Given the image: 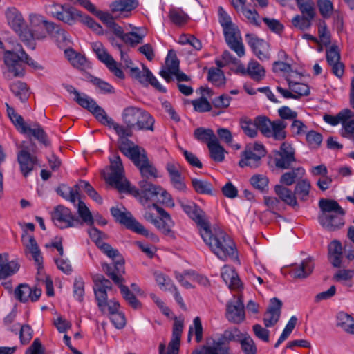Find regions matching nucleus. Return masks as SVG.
Masks as SVG:
<instances>
[{
	"label": "nucleus",
	"mask_w": 354,
	"mask_h": 354,
	"mask_svg": "<svg viewBox=\"0 0 354 354\" xmlns=\"http://www.w3.org/2000/svg\"><path fill=\"white\" fill-rule=\"evenodd\" d=\"M201 236L213 253L223 260L237 259V250L232 239L219 228L211 229L210 225L201 230Z\"/></svg>",
	"instance_id": "obj_1"
},
{
	"label": "nucleus",
	"mask_w": 354,
	"mask_h": 354,
	"mask_svg": "<svg viewBox=\"0 0 354 354\" xmlns=\"http://www.w3.org/2000/svg\"><path fill=\"white\" fill-rule=\"evenodd\" d=\"M321 213L318 216L320 225L328 231H335L344 225L345 211L332 199L322 198L319 201Z\"/></svg>",
	"instance_id": "obj_2"
},
{
	"label": "nucleus",
	"mask_w": 354,
	"mask_h": 354,
	"mask_svg": "<svg viewBox=\"0 0 354 354\" xmlns=\"http://www.w3.org/2000/svg\"><path fill=\"white\" fill-rule=\"evenodd\" d=\"M104 125L114 129L119 136L118 146L120 151L132 162L138 158L145 151V149L138 145H135L132 141L128 139V137L132 136V131L115 122L111 118Z\"/></svg>",
	"instance_id": "obj_3"
},
{
	"label": "nucleus",
	"mask_w": 354,
	"mask_h": 354,
	"mask_svg": "<svg viewBox=\"0 0 354 354\" xmlns=\"http://www.w3.org/2000/svg\"><path fill=\"white\" fill-rule=\"evenodd\" d=\"M102 267L106 274L110 277L116 285L118 286L123 298L127 301L129 305L134 309L140 308V301L130 291L129 288L122 284V283L124 281L122 276L125 273L124 261L122 260L118 261L115 263L114 270H113L112 268L107 263H102Z\"/></svg>",
	"instance_id": "obj_4"
},
{
	"label": "nucleus",
	"mask_w": 354,
	"mask_h": 354,
	"mask_svg": "<svg viewBox=\"0 0 354 354\" xmlns=\"http://www.w3.org/2000/svg\"><path fill=\"white\" fill-rule=\"evenodd\" d=\"M21 55L19 50H15V44L5 50L3 53V62L7 71L3 72L5 80H10L12 77H21L24 75L25 69L22 64Z\"/></svg>",
	"instance_id": "obj_5"
},
{
	"label": "nucleus",
	"mask_w": 354,
	"mask_h": 354,
	"mask_svg": "<svg viewBox=\"0 0 354 354\" xmlns=\"http://www.w3.org/2000/svg\"><path fill=\"white\" fill-rule=\"evenodd\" d=\"M111 172L106 178L107 183L114 186L120 192L129 191V183L124 178V167L118 154H113L109 158Z\"/></svg>",
	"instance_id": "obj_6"
},
{
	"label": "nucleus",
	"mask_w": 354,
	"mask_h": 354,
	"mask_svg": "<svg viewBox=\"0 0 354 354\" xmlns=\"http://www.w3.org/2000/svg\"><path fill=\"white\" fill-rule=\"evenodd\" d=\"M110 211L115 221L124 225L127 228L145 236H150L153 241H158V238L146 230L141 223L133 218L129 212H122L115 207H111Z\"/></svg>",
	"instance_id": "obj_7"
},
{
	"label": "nucleus",
	"mask_w": 354,
	"mask_h": 354,
	"mask_svg": "<svg viewBox=\"0 0 354 354\" xmlns=\"http://www.w3.org/2000/svg\"><path fill=\"white\" fill-rule=\"evenodd\" d=\"M274 162L277 168L288 169L296 162L295 149L288 142H283L279 150L274 151Z\"/></svg>",
	"instance_id": "obj_8"
},
{
	"label": "nucleus",
	"mask_w": 354,
	"mask_h": 354,
	"mask_svg": "<svg viewBox=\"0 0 354 354\" xmlns=\"http://www.w3.org/2000/svg\"><path fill=\"white\" fill-rule=\"evenodd\" d=\"M94 283L93 290L97 306L102 313H105L106 304L108 299L107 291L111 290V281L102 274H95L93 277Z\"/></svg>",
	"instance_id": "obj_9"
},
{
	"label": "nucleus",
	"mask_w": 354,
	"mask_h": 354,
	"mask_svg": "<svg viewBox=\"0 0 354 354\" xmlns=\"http://www.w3.org/2000/svg\"><path fill=\"white\" fill-rule=\"evenodd\" d=\"M52 219L55 225L60 229L77 226L80 221L64 205H57L52 212Z\"/></svg>",
	"instance_id": "obj_10"
},
{
	"label": "nucleus",
	"mask_w": 354,
	"mask_h": 354,
	"mask_svg": "<svg viewBox=\"0 0 354 354\" xmlns=\"http://www.w3.org/2000/svg\"><path fill=\"white\" fill-rule=\"evenodd\" d=\"M19 149L17 160L20 171L26 178L32 171L35 166L39 165V160L37 156L30 153L28 147L24 145V142L21 144Z\"/></svg>",
	"instance_id": "obj_11"
},
{
	"label": "nucleus",
	"mask_w": 354,
	"mask_h": 354,
	"mask_svg": "<svg viewBox=\"0 0 354 354\" xmlns=\"http://www.w3.org/2000/svg\"><path fill=\"white\" fill-rule=\"evenodd\" d=\"M74 100L82 108L92 113L95 118L104 124L111 118L108 116L104 109L98 106L96 102L84 93H79Z\"/></svg>",
	"instance_id": "obj_12"
},
{
	"label": "nucleus",
	"mask_w": 354,
	"mask_h": 354,
	"mask_svg": "<svg viewBox=\"0 0 354 354\" xmlns=\"http://www.w3.org/2000/svg\"><path fill=\"white\" fill-rule=\"evenodd\" d=\"M225 40L229 47L241 57L245 55V48L242 42L238 26L234 24L223 28Z\"/></svg>",
	"instance_id": "obj_13"
},
{
	"label": "nucleus",
	"mask_w": 354,
	"mask_h": 354,
	"mask_svg": "<svg viewBox=\"0 0 354 354\" xmlns=\"http://www.w3.org/2000/svg\"><path fill=\"white\" fill-rule=\"evenodd\" d=\"M180 205L185 214L200 227V231L209 225V223L205 219L204 212L194 203L181 201Z\"/></svg>",
	"instance_id": "obj_14"
},
{
	"label": "nucleus",
	"mask_w": 354,
	"mask_h": 354,
	"mask_svg": "<svg viewBox=\"0 0 354 354\" xmlns=\"http://www.w3.org/2000/svg\"><path fill=\"white\" fill-rule=\"evenodd\" d=\"M30 21L32 26H37L38 29L45 28L48 34L54 35L62 41H65L67 37V32L59 26L53 22H48L42 19L41 15L36 14L30 15Z\"/></svg>",
	"instance_id": "obj_15"
},
{
	"label": "nucleus",
	"mask_w": 354,
	"mask_h": 354,
	"mask_svg": "<svg viewBox=\"0 0 354 354\" xmlns=\"http://www.w3.org/2000/svg\"><path fill=\"white\" fill-rule=\"evenodd\" d=\"M97 58L118 78L124 79V75L122 71L118 66L117 62L113 59L111 55L103 48L102 44L96 43L93 46Z\"/></svg>",
	"instance_id": "obj_16"
},
{
	"label": "nucleus",
	"mask_w": 354,
	"mask_h": 354,
	"mask_svg": "<svg viewBox=\"0 0 354 354\" xmlns=\"http://www.w3.org/2000/svg\"><path fill=\"white\" fill-rule=\"evenodd\" d=\"M129 72L131 77L141 84H150L157 90L163 93L166 92V89L162 86L156 77L145 66H142V71H140L138 67H134L131 68Z\"/></svg>",
	"instance_id": "obj_17"
},
{
	"label": "nucleus",
	"mask_w": 354,
	"mask_h": 354,
	"mask_svg": "<svg viewBox=\"0 0 354 354\" xmlns=\"http://www.w3.org/2000/svg\"><path fill=\"white\" fill-rule=\"evenodd\" d=\"M245 39L253 53L259 59L267 60L269 59L270 46L268 42L259 38L257 35L250 33L246 34Z\"/></svg>",
	"instance_id": "obj_18"
},
{
	"label": "nucleus",
	"mask_w": 354,
	"mask_h": 354,
	"mask_svg": "<svg viewBox=\"0 0 354 354\" xmlns=\"http://www.w3.org/2000/svg\"><path fill=\"white\" fill-rule=\"evenodd\" d=\"M226 317L228 321L239 324L245 319V310L241 298L234 297L227 303Z\"/></svg>",
	"instance_id": "obj_19"
},
{
	"label": "nucleus",
	"mask_w": 354,
	"mask_h": 354,
	"mask_svg": "<svg viewBox=\"0 0 354 354\" xmlns=\"http://www.w3.org/2000/svg\"><path fill=\"white\" fill-rule=\"evenodd\" d=\"M165 168L169 174L170 182L174 188L179 192H185L187 187L184 177L181 174L180 164L174 160H171L167 163Z\"/></svg>",
	"instance_id": "obj_20"
},
{
	"label": "nucleus",
	"mask_w": 354,
	"mask_h": 354,
	"mask_svg": "<svg viewBox=\"0 0 354 354\" xmlns=\"http://www.w3.org/2000/svg\"><path fill=\"white\" fill-rule=\"evenodd\" d=\"M133 162L138 168L144 179L147 180L158 178V170L149 160L146 151L143 152L138 158L134 160Z\"/></svg>",
	"instance_id": "obj_21"
},
{
	"label": "nucleus",
	"mask_w": 354,
	"mask_h": 354,
	"mask_svg": "<svg viewBox=\"0 0 354 354\" xmlns=\"http://www.w3.org/2000/svg\"><path fill=\"white\" fill-rule=\"evenodd\" d=\"M41 295L39 288H32L26 283L19 284L15 290V296L21 302L37 301Z\"/></svg>",
	"instance_id": "obj_22"
},
{
	"label": "nucleus",
	"mask_w": 354,
	"mask_h": 354,
	"mask_svg": "<svg viewBox=\"0 0 354 354\" xmlns=\"http://www.w3.org/2000/svg\"><path fill=\"white\" fill-rule=\"evenodd\" d=\"M282 302L277 298L270 299V305L264 315L263 322L266 327L274 326L279 319Z\"/></svg>",
	"instance_id": "obj_23"
},
{
	"label": "nucleus",
	"mask_w": 354,
	"mask_h": 354,
	"mask_svg": "<svg viewBox=\"0 0 354 354\" xmlns=\"http://www.w3.org/2000/svg\"><path fill=\"white\" fill-rule=\"evenodd\" d=\"M20 133L26 134L28 136L34 137L40 143L45 146H48L50 144V142L48 138L47 133L38 122L27 123L23 129L20 130Z\"/></svg>",
	"instance_id": "obj_24"
},
{
	"label": "nucleus",
	"mask_w": 354,
	"mask_h": 354,
	"mask_svg": "<svg viewBox=\"0 0 354 354\" xmlns=\"http://www.w3.org/2000/svg\"><path fill=\"white\" fill-rule=\"evenodd\" d=\"M179 69V60L175 52L169 50L165 59V67L160 71V75L167 82L172 80V74L176 73Z\"/></svg>",
	"instance_id": "obj_25"
},
{
	"label": "nucleus",
	"mask_w": 354,
	"mask_h": 354,
	"mask_svg": "<svg viewBox=\"0 0 354 354\" xmlns=\"http://www.w3.org/2000/svg\"><path fill=\"white\" fill-rule=\"evenodd\" d=\"M152 206L157 210L160 216V217L156 218L153 225L165 234H169L171 232V227L174 225V222L170 215L156 204L153 203Z\"/></svg>",
	"instance_id": "obj_26"
},
{
	"label": "nucleus",
	"mask_w": 354,
	"mask_h": 354,
	"mask_svg": "<svg viewBox=\"0 0 354 354\" xmlns=\"http://www.w3.org/2000/svg\"><path fill=\"white\" fill-rule=\"evenodd\" d=\"M21 241L26 250L32 254L35 263L38 265L41 264L43 257L35 238L31 235H28L26 230H24Z\"/></svg>",
	"instance_id": "obj_27"
},
{
	"label": "nucleus",
	"mask_w": 354,
	"mask_h": 354,
	"mask_svg": "<svg viewBox=\"0 0 354 354\" xmlns=\"http://www.w3.org/2000/svg\"><path fill=\"white\" fill-rule=\"evenodd\" d=\"M19 267L17 261H9L8 254H0V280L15 274Z\"/></svg>",
	"instance_id": "obj_28"
},
{
	"label": "nucleus",
	"mask_w": 354,
	"mask_h": 354,
	"mask_svg": "<svg viewBox=\"0 0 354 354\" xmlns=\"http://www.w3.org/2000/svg\"><path fill=\"white\" fill-rule=\"evenodd\" d=\"M82 12L68 4H63L57 19L68 25H73L82 17Z\"/></svg>",
	"instance_id": "obj_29"
},
{
	"label": "nucleus",
	"mask_w": 354,
	"mask_h": 354,
	"mask_svg": "<svg viewBox=\"0 0 354 354\" xmlns=\"http://www.w3.org/2000/svg\"><path fill=\"white\" fill-rule=\"evenodd\" d=\"M142 109L136 106H128L123 109L122 113V119L125 126L124 128L131 131L135 129L139 115L141 114Z\"/></svg>",
	"instance_id": "obj_30"
},
{
	"label": "nucleus",
	"mask_w": 354,
	"mask_h": 354,
	"mask_svg": "<svg viewBox=\"0 0 354 354\" xmlns=\"http://www.w3.org/2000/svg\"><path fill=\"white\" fill-rule=\"evenodd\" d=\"M315 267L312 258H307L301 261V263L294 266L290 274L293 278L304 279L308 277L313 271Z\"/></svg>",
	"instance_id": "obj_31"
},
{
	"label": "nucleus",
	"mask_w": 354,
	"mask_h": 354,
	"mask_svg": "<svg viewBox=\"0 0 354 354\" xmlns=\"http://www.w3.org/2000/svg\"><path fill=\"white\" fill-rule=\"evenodd\" d=\"M139 185L141 189L142 196L140 201L142 203L143 202V198H145V201L157 198L161 191L160 186L153 185L145 179L140 180Z\"/></svg>",
	"instance_id": "obj_32"
},
{
	"label": "nucleus",
	"mask_w": 354,
	"mask_h": 354,
	"mask_svg": "<svg viewBox=\"0 0 354 354\" xmlns=\"http://www.w3.org/2000/svg\"><path fill=\"white\" fill-rule=\"evenodd\" d=\"M6 15L8 24L15 32H20L26 27L22 15L16 8H8Z\"/></svg>",
	"instance_id": "obj_33"
},
{
	"label": "nucleus",
	"mask_w": 354,
	"mask_h": 354,
	"mask_svg": "<svg viewBox=\"0 0 354 354\" xmlns=\"http://www.w3.org/2000/svg\"><path fill=\"white\" fill-rule=\"evenodd\" d=\"M221 277L225 283L232 290H237L241 286V281L234 268L225 266L221 270Z\"/></svg>",
	"instance_id": "obj_34"
},
{
	"label": "nucleus",
	"mask_w": 354,
	"mask_h": 354,
	"mask_svg": "<svg viewBox=\"0 0 354 354\" xmlns=\"http://www.w3.org/2000/svg\"><path fill=\"white\" fill-rule=\"evenodd\" d=\"M9 89L12 93L21 102H26L30 96V91L26 83L15 81L9 84Z\"/></svg>",
	"instance_id": "obj_35"
},
{
	"label": "nucleus",
	"mask_w": 354,
	"mask_h": 354,
	"mask_svg": "<svg viewBox=\"0 0 354 354\" xmlns=\"http://www.w3.org/2000/svg\"><path fill=\"white\" fill-rule=\"evenodd\" d=\"M342 246L339 241H333L328 245V259L332 265L339 268L342 263Z\"/></svg>",
	"instance_id": "obj_36"
},
{
	"label": "nucleus",
	"mask_w": 354,
	"mask_h": 354,
	"mask_svg": "<svg viewBox=\"0 0 354 354\" xmlns=\"http://www.w3.org/2000/svg\"><path fill=\"white\" fill-rule=\"evenodd\" d=\"M274 192L279 198V200H281L287 205L292 206L293 207H297L298 205L296 196H295L294 192H292L290 189L283 186L282 185H277L274 187Z\"/></svg>",
	"instance_id": "obj_37"
},
{
	"label": "nucleus",
	"mask_w": 354,
	"mask_h": 354,
	"mask_svg": "<svg viewBox=\"0 0 354 354\" xmlns=\"http://www.w3.org/2000/svg\"><path fill=\"white\" fill-rule=\"evenodd\" d=\"M265 69L257 61H251L248 63L246 69L243 68L242 73L249 75L252 80L260 82L265 77Z\"/></svg>",
	"instance_id": "obj_38"
},
{
	"label": "nucleus",
	"mask_w": 354,
	"mask_h": 354,
	"mask_svg": "<svg viewBox=\"0 0 354 354\" xmlns=\"http://www.w3.org/2000/svg\"><path fill=\"white\" fill-rule=\"evenodd\" d=\"M261 159V157L259 155L256 154L250 148H248L242 153L239 165L241 167L248 166L256 168L259 165Z\"/></svg>",
	"instance_id": "obj_39"
},
{
	"label": "nucleus",
	"mask_w": 354,
	"mask_h": 354,
	"mask_svg": "<svg viewBox=\"0 0 354 354\" xmlns=\"http://www.w3.org/2000/svg\"><path fill=\"white\" fill-rule=\"evenodd\" d=\"M287 127V122L282 120H273L272 128L270 130L267 138H272L275 140L281 141L286 138V128Z\"/></svg>",
	"instance_id": "obj_40"
},
{
	"label": "nucleus",
	"mask_w": 354,
	"mask_h": 354,
	"mask_svg": "<svg viewBox=\"0 0 354 354\" xmlns=\"http://www.w3.org/2000/svg\"><path fill=\"white\" fill-rule=\"evenodd\" d=\"M336 325L346 333L354 335V318L348 313L344 312L338 313Z\"/></svg>",
	"instance_id": "obj_41"
},
{
	"label": "nucleus",
	"mask_w": 354,
	"mask_h": 354,
	"mask_svg": "<svg viewBox=\"0 0 354 354\" xmlns=\"http://www.w3.org/2000/svg\"><path fill=\"white\" fill-rule=\"evenodd\" d=\"M305 174L303 167L294 168L291 171L286 172L281 176L280 183L286 186L294 184L297 178H301Z\"/></svg>",
	"instance_id": "obj_42"
},
{
	"label": "nucleus",
	"mask_w": 354,
	"mask_h": 354,
	"mask_svg": "<svg viewBox=\"0 0 354 354\" xmlns=\"http://www.w3.org/2000/svg\"><path fill=\"white\" fill-rule=\"evenodd\" d=\"M56 191L59 196L74 205H75L76 201L80 198L79 192L75 186L73 187H71L63 184L59 186Z\"/></svg>",
	"instance_id": "obj_43"
},
{
	"label": "nucleus",
	"mask_w": 354,
	"mask_h": 354,
	"mask_svg": "<svg viewBox=\"0 0 354 354\" xmlns=\"http://www.w3.org/2000/svg\"><path fill=\"white\" fill-rule=\"evenodd\" d=\"M194 137L200 142H205L207 146L209 143L218 140L212 129L203 127L196 128L194 131Z\"/></svg>",
	"instance_id": "obj_44"
},
{
	"label": "nucleus",
	"mask_w": 354,
	"mask_h": 354,
	"mask_svg": "<svg viewBox=\"0 0 354 354\" xmlns=\"http://www.w3.org/2000/svg\"><path fill=\"white\" fill-rule=\"evenodd\" d=\"M138 5L137 0H118L110 4V9L112 12L131 11Z\"/></svg>",
	"instance_id": "obj_45"
},
{
	"label": "nucleus",
	"mask_w": 354,
	"mask_h": 354,
	"mask_svg": "<svg viewBox=\"0 0 354 354\" xmlns=\"http://www.w3.org/2000/svg\"><path fill=\"white\" fill-rule=\"evenodd\" d=\"M21 40L29 48L31 49H35V39H40L46 37V34L43 33L41 35L33 34L28 30L26 28V27L21 30L20 32H16Z\"/></svg>",
	"instance_id": "obj_46"
},
{
	"label": "nucleus",
	"mask_w": 354,
	"mask_h": 354,
	"mask_svg": "<svg viewBox=\"0 0 354 354\" xmlns=\"http://www.w3.org/2000/svg\"><path fill=\"white\" fill-rule=\"evenodd\" d=\"M153 124L154 119L153 117L148 112L142 109L135 129L138 130L153 131Z\"/></svg>",
	"instance_id": "obj_47"
},
{
	"label": "nucleus",
	"mask_w": 354,
	"mask_h": 354,
	"mask_svg": "<svg viewBox=\"0 0 354 354\" xmlns=\"http://www.w3.org/2000/svg\"><path fill=\"white\" fill-rule=\"evenodd\" d=\"M240 126L245 135L250 138H254L257 135V124L256 118L254 120L250 118L244 117L240 120Z\"/></svg>",
	"instance_id": "obj_48"
},
{
	"label": "nucleus",
	"mask_w": 354,
	"mask_h": 354,
	"mask_svg": "<svg viewBox=\"0 0 354 354\" xmlns=\"http://www.w3.org/2000/svg\"><path fill=\"white\" fill-rule=\"evenodd\" d=\"M208 149L211 158L218 162H223L225 159V149L220 145L218 139L216 142L209 143Z\"/></svg>",
	"instance_id": "obj_49"
},
{
	"label": "nucleus",
	"mask_w": 354,
	"mask_h": 354,
	"mask_svg": "<svg viewBox=\"0 0 354 354\" xmlns=\"http://www.w3.org/2000/svg\"><path fill=\"white\" fill-rule=\"evenodd\" d=\"M351 117V111L349 109H344L336 115L326 114L324 120L328 124L335 126L339 123L342 124L344 120H347Z\"/></svg>",
	"instance_id": "obj_50"
},
{
	"label": "nucleus",
	"mask_w": 354,
	"mask_h": 354,
	"mask_svg": "<svg viewBox=\"0 0 354 354\" xmlns=\"http://www.w3.org/2000/svg\"><path fill=\"white\" fill-rule=\"evenodd\" d=\"M310 187V183L308 180L304 179L298 181L294 191L295 196L297 195L301 201H306L309 196Z\"/></svg>",
	"instance_id": "obj_51"
},
{
	"label": "nucleus",
	"mask_w": 354,
	"mask_h": 354,
	"mask_svg": "<svg viewBox=\"0 0 354 354\" xmlns=\"http://www.w3.org/2000/svg\"><path fill=\"white\" fill-rule=\"evenodd\" d=\"M5 105L6 106V111L8 118L20 132V130H22L27 123L25 122L22 116L19 115L15 111V109L10 106L8 103L6 102Z\"/></svg>",
	"instance_id": "obj_52"
},
{
	"label": "nucleus",
	"mask_w": 354,
	"mask_h": 354,
	"mask_svg": "<svg viewBox=\"0 0 354 354\" xmlns=\"http://www.w3.org/2000/svg\"><path fill=\"white\" fill-rule=\"evenodd\" d=\"M5 105L6 106V111L8 118L20 132V130H22L27 123L25 122L22 116L19 115L15 111V109L10 106L8 103L6 102Z\"/></svg>",
	"instance_id": "obj_53"
},
{
	"label": "nucleus",
	"mask_w": 354,
	"mask_h": 354,
	"mask_svg": "<svg viewBox=\"0 0 354 354\" xmlns=\"http://www.w3.org/2000/svg\"><path fill=\"white\" fill-rule=\"evenodd\" d=\"M194 333L195 339L197 343H199L203 339V326L199 317H196L193 320V325L189 326L187 339L189 342L192 336Z\"/></svg>",
	"instance_id": "obj_54"
},
{
	"label": "nucleus",
	"mask_w": 354,
	"mask_h": 354,
	"mask_svg": "<svg viewBox=\"0 0 354 354\" xmlns=\"http://www.w3.org/2000/svg\"><path fill=\"white\" fill-rule=\"evenodd\" d=\"M250 184L261 192L268 189L269 179L264 174H254L250 179Z\"/></svg>",
	"instance_id": "obj_55"
},
{
	"label": "nucleus",
	"mask_w": 354,
	"mask_h": 354,
	"mask_svg": "<svg viewBox=\"0 0 354 354\" xmlns=\"http://www.w3.org/2000/svg\"><path fill=\"white\" fill-rule=\"evenodd\" d=\"M313 19L314 17H309L306 15H297L292 18V24L295 28L300 30L305 31L311 27Z\"/></svg>",
	"instance_id": "obj_56"
},
{
	"label": "nucleus",
	"mask_w": 354,
	"mask_h": 354,
	"mask_svg": "<svg viewBox=\"0 0 354 354\" xmlns=\"http://www.w3.org/2000/svg\"><path fill=\"white\" fill-rule=\"evenodd\" d=\"M77 201V213L79 216L87 225L90 226L93 225L94 223V218L92 216L91 211L86 204L80 198Z\"/></svg>",
	"instance_id": "obj_57"
},
{
	"label": "nucleus",
	"mask_w": 354,
	"mask_h": 354,
	"mask_svg": "<svg viewBox=\"0 0 354 354\" xmlns=\"http://www.w3.org/2000/svg\"><path fill=\"white\" fill-rule=\"evenodd\" d=\"M100 245L98 246V248L102 250V252L114 261L113 266L109 265L112 268L113 270H115V266L118 261L122 260L124 262L122 257H120V254L118 250L114 249L109 244L104 242L102 243H100Z\"/></svg>",
	"instance_id": "obj_58"
},
{
	"label": "nucleus",
	"mask_w": 354,
	"mask_h": 354,
	"mask_svg": "<svg viewBox=\"0 0 354 354\" xmlns=\"http://www.w3.org/2000/svg\"><path fill=\"white\" fill-rule=\"evenodd\" d=\"M290 90L292 93L298 96L308 95L310 93L309 86L304 83L295 82L290 80L289 78L286 79Z\"/></svg>",
	"instance_id": "obj_59"
},
{
	"label": "nucleus",
	"mask_w": 354,
	"mask_h": 354,
	"mask_svg": "<svg viewBox=\"0 0 354 354\" xmlns=\"http://www.w3.org/2000/svg\"><path fill=\"white\" fill-rule=\"evenodd\" d=\"M297 5L301 13V15H306L309 17H315V11L314 3L312 0H296Z\"/></svg>",
	"instance_id": "obj_60"
},
{
	"label": "nucleus",
	"mask_w": 354,
	"mask_h": 354,
	"mask_svg": "<svg viewBox=\"0 0 354 354\" xmlns=\"http://www.w3.org/2000/svg\"><path fill=\"white\" fill-rule=\"evenodd\" d=\"M192 184L194 190L199 194H210L212 193V185L207 180L193 178Z\"/></svg>",
	"instance_id": "obj_61"
},
{
	"label": "nucleus",
	"mask_w": 354,
	"mask_h": 354,
	"mask_svg": "<svg viewBox=\"0 0 354 354\" xmlns=\"http://www.w3.org/2000/svg\"><path fill=\"white\" fill-rule=\"evenodd\" d=\"M245 5L240 6L239 11L248 20V22L255 26H260L259 15L255 10L245 8Z\"/></svg>",
	"instance_id": "obj_62"
},
{
	"label": "nucleus",
	"mask_w": 354,
	"mask_h": 354,
	"mask_svg": "<svg viewBox=\"0 0 354 354\" xmlns=\"http://www.w3.org/2000/svg\"><path fill=\"white\" fill-rule=\"evenodd\" d=\"M208 80L215 86H221L225 83V77L220 68H210L208 72Z\"/></svg>",
	"instance_id": "obj_63"
},
{
	"label": "nucleus",
	"mask_w": 354,
	"mask_h": 354,
	"mask_svg": "<svg viewBox=\"0 0 354 354\" xmlns=\"http://www.w3.org/2000/svg\"><path fill=\"white\" fill-rule=\"evenodd\" d=\"M256 122L257 124V129L267 138L272 128L273 121H271L267 116L259 115L256 117Z\"/></svg>",
	"instance_id": "obj_64"
}]
</instances>
